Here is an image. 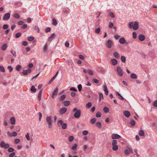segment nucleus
Masks as SVG:
<instances>
[{
    "label": "nucleus",
    "instance_id": "412c9836",
    "mask_svg": "<svg viewBox=\"0 0 157 157\" xmlns=\"http://www.w3.org/2000/svg\"><path fill=\"white\" fill-rule=\"evenodd\" d=\"M139 134L141 136H145L144 132L142 130H141L139 131Z\"/></svg>",
    "mask_w": 157,
    "mask_h": 157
},
{
    "label": "nucleus",
    "instance_id": "338daca9",
    "mask_svg": "<svg viewBox=\"0 0 157 157\" xmlns=\"http://www.w3.org/2000/svg\"><path fill=\"white\" fill-rule=\"evenodd\" d=\"M15 155V153L14 152H13L11 154H10L9 155L10 157H13Z\"/></svg>",
    "mask_w": 157,
    "mask_h": 157
},
{
    "label": "nucleus",
    "instance_id": "0e129e2a",
    "mask_svg": "<svg viewBox=\"0 0 157 157\" xmlns=\"http://www.w3.org/2000/svg\"><path fill=\"white\" fill-rule=\"evenodd\" d=\"M28 39L29 41H31L34 39V38L33 37H29L28 38Z\"/></svg>",
    "mask_w": 157,
    "mask_h": 157
},
{
    "label": "nucleus",
    "instance_id": "774afa93",
    "mask_svg": "<svg viewBox=\"0 0 157 157\" xmlns=\"http://www.w3.org/2000/svg\"><path fill=\"white\" fill-rule=\"evenodd\" d=\"M153 105L154 106L157 107V100H156L153 102Z\"/></svg>",
    "mask_w": 157,
    "mask_h": 157
},
{
    "label": "nucleus",
    "instance_id": "79ce46f5",
    "mask_svg": "<svg viewBox=\"0 0 157 157\" xmlns=\"http://www.w3.org/2000/svg\"><path fill=\"white\" fill-rule=\"evenodd\" d=\"M100 30L101 29L100 27H98L96 29L95 32L97 34L99 33H100Z\"/></svg>",
    "mask_w": 157,
    "mask_h": 157
},
{
    "label": "nucleus",
    "instance_id": "4c0bfd02",
    "mask_svg": "<svg viewBox=\"0 0 157 157\" xmlns=\"http://www.w3.org/2000/svg\"><path fill=\"white\" fill-rule=\"evenodd\" d=\"M21 33L20 32L18 33L15 35V36L17 38H19L21 36Z\"/></svg>",
    "mask_w": 157,
    "mask_h": 157
},
{
    "label": "nucleus",
    "instance_id": "2eb2a0df",
    "mask_svg": "<svg viewBox=\"0 0 157 157\" xmlns=\"http://www.w3.org/2000/svg\"><path fill=\"white\" fill-rule=\"evenodd\" d=\"M138 39L140 41H143L145 40V37L144 35L140 34L139 35Z\"/></svg>",
    "mask_w": 157,
    "mask_h": 157
},
{
    "label": "nucleus",
    "instance_id": "a878e982",
    "mask_svg": "<svg viewBox=\"0 0 157 157\" xmlns=\"http://www.w3.org/2000/svg\"><path fill=\"white\" fill-rule=\"evenodd\" d=\"M64 105L65 106H68L70 104V101H66L63 102Z\"/></svg>",
    "mask_w": 157,
    "mask_h": 157
},
{
    "label": "nucleus",
    "instance_id": "7ed1b4c3",
    "mask_svg": "<svg viewBox=\"0 0 157 157\" xmlns=\"http://www.w3.org/2000/svg\"><path fill=\"white\" fill-rule=\"evenodd\" d=\"M46 121L48 127L49 128H52V124L53 121L51 117L50 116H47L46 118Z\"/></svg>",
    "mask_w": 157,
    "mask_h": 157
},
{
    "label": "nucleus",
    "instance_id": "bf43d9fd",
    "mask_svg": "<svg viewBox=\"0 0 157 157\" xmlns=\"http://www.w3.org/2000/svg\"><path fill=\"white\" fill-rule=\"evenodd\" d=\"M88 132L86 130L82 132V134L86 136L88 134Z\"/></svg>",
    "mask_w": 157,
    "mask_h": 157
},
{
    "label": "nucleus",
    "instance_id": "e433bc0d",
    "mask_svg": "<svg viewBox=\"0 0 157 157\" xmlns=\"http://www.w3.org/2000/svg\"><path fill=\"white\" fill-rule=\"evenodd\" d=\"M121 61L123 63H125L126 61V58L124 56H121Z\"/></svg>",
    "mask_w": 157,
    "mask_h": 157
},
{
    "label": "nucleus",
    "instance_id": "37998d69",
    "mask_svg": "<svg viewBox=\"0 0 157 157\" xmlns=\"http://www.w3.org/2000/svg\"><path fill=\"white\" fill-rule=\"evenodd\" d=\"M21 67L19 65H17L16 67V69L17 71H19L21 69Z\"/></svg>",
    "mask_w": 157,
    "mask_h": 157
},
{
    "label": "nucleus",
    "instance_id": "bb28decb",
    "mask_svg": "<svg viewBox=\"0 0 157 157\" xmlns=\"http://www.w3.org/2000/svg\"><path fill=\"white\" fill-rule=\"evenodd\" d=\"M130 77L132 78L136 79L137 78V76L135 74H132L130 75Z\"/></svg>",
    "mask_w": 157,
    "mask_h": 157
},
{
    "label": "nucleus",
    "instance_id": "680f3d73",
    "mask_svg": "<svg viewBox=\"0 0 157 157\" xmlns=\"http://www.w3.org/2000/svg\"><path fill=\"white\" fill-rule=\"evenodd\" d=\"M25 137L28 140H30V138L29 135L28 133H27V134L26 135Z\"/></svg>",
    "mask_w": 157,
    "mask_h": 157
},
{
    "label": "nucleus",
    "instance_id": "393cba45",
    "mask_svg": "<svg viewBox=\"0 0 157 157\" xmlns=\"http://www.w3.org/2000/svg\"><path fill=\"white\" fill-rule=\"evenodd\" d=\"M96 126L98 127V128H100L101 127V123L99 121H98V122H97L96 123Z\"/></svg>",
    "mask_w": 157,
    "mask_h": 157
},
{
    "label": "nucleus",
    "instance_id": "e2e57ef3",
    "mask_svg": "<svg viewBox=\"0 0 157 157\" xmlns=\"http://www.w3.org/2000/svg\"><path fill=\"white\" fill-rule=\"evenodd\" d=\"M109 15L112 18H114L115 16L114 14L113 13H109Z\"/></svg>",
    "mask_w": 157,
    "mask_h": 157
},
{
    "label": "nucleus",
    "instance_id": "423d86ee",
    "mask_svg": "<svg viewBox=\"0 0 157 157\" xmlns=\"http://www.w3.org/2000/svg\"><path fill=\"white\" fill-rule=\"evenodd\" d=\"M124 152L125 154L128 155L130 153H133V151L129 147L128 149L125 150Z\"/></svg>",
    "mask_w": 157,
    "mask_h": 157
},
{
    "label": "nucleus",
    "instance_id": "4468645a",
    "mask_svg": "<svg viewBox=\"0 0 157 157\" xmlns=\"http://www.w3.org/2000/svg\"><path fill=\"white\" fill-rule=\"evenodd\" d=\"M124 115L127 117H128L130 115V113L128 111H124L123 112Z\"/></svg>",
    "mask_w": 157,
    "mask_h": 157
},
{
    "label": "nucleus",
    "instance_id": "a19ab883",
    "mask_svg": "<svg viewBox=\"0 0 157 157\" xmlns=\"http://www.w3.org/2000/svg\"><path fill=\"white\" fill-rule=\"evenodd\" d=\"M134 24V23L132 22H130L128 24L130 28L131 29V28H132L133 27V26Z\"/></svg>",
    "mask_w": 157,
    "mask_h": 157
},
{
    "label": "nucleus",
    "instance_id": "20e7f679",
    "mask_svg": "<svg viewBox=\"0 0 157 157\" xmlns=\"http://www.w3.org/2000/svg\"><path fill=\"white\" fill-rule=\"evenodd\" d=\"M117 72L118 75L121 77L122 76L124 73L121 67H117Z\"/></svg>",
    "mask_w": 157,
    "mask_h": 157
},
{
    "label": "nucleus",
    "instance_id": "4d7b16f0",
    "mask_svg": "<svg viewBox=\"0 0 157 157\" xmlns=\"http://www.w3.org/2000/svg\"><path fill=\"white\" fill-rule=\"evenodd\" d=\"M74 139V137L72 136H71L69 137V140L70 142L72 141Z\"/></svg>",
    "mask_w": 157,
    "mask_h": 157
},
{
    "label": "nucleus",
    "instance_id": "473e14b6",
    "mask_svg": "<svg viewBox=\"0 0 157 157\" xmlns=\"http://www.w3.org/2000/svg\"><path fill=\"white\" fill-rule=\"evenodd\" d=\"M92 105V103L91 102H88L86 105L87 108H90Z\"/></svg>",
    "mask_w": 157,
    "mask_h": 157
},
{
    "label": "nucleus",
    "instance_id": "f3484780",
    "mask_svg": "<svg viewBox=\"0 0 157 157\" xmlns=\"http://www.w3.org/2000/svg\"><path fill=\"white\" fill-rule=\"evenodd\" d=\"M111 61L113 65H115L117 63V61L116 59H111Z\"/></svg>",
    "mask_w": 157,
    "mask_h": 157
},
{
    "label": "nucleus",
    "instance_id": "8fccbe9b",
    "mask_svg": "<svg viewBox=\"0 0 157 157\" xmlns=\"http://www.w3.org/2000/svg\"><path fill=\"white\" fill-rule=\"evenodd\" d=\"M7 68L9 69V71L10 72H11L13 70V68L11 66H9L7 67Z\"/></svg>",
    "mask_w": 157,
    "mask_h": 157
},
{
    "label": "nucleus",
    "instance_id": "9d476101",
    "mask_svg": "<svg viewBox=\"0 0 157 157\" xmlns=\"http://www.w3.org/2000/svg\"><path fill=\"white\" fill-rule=\"evenodd\" d=\"M111 138L112 139H119L121 138V136L116 134H113L111 136Z\"/></svg>",
    "mask_w": 157,
    "mask_h": 157
},
{
    "label": "nucleus",
    "instance_id": "72a5a7b5",
    "mask_svg": "<svg viewBox=\"0 0 157 157\" xmlns=\"http://www.w3.org/2000/svg\"><path fill=\"white\" fill-rule=\"evenodd\" d=\"M99 100L100 101L101 99H104L102 93H100L99 94Z\"/></svg>",
    "mask_w": 157,
    "mask_h": 157
},
{
    "label": "nucleus",
    "instance_id": "cd10ccee",
    "mask_svg": "<svg viewBox=\"0 0 157 157\" xmlns=\"http://www.w3.org/2000/svg\"><path fill=\"white\" fill-rule=\"evenodd\" d=\"M96 121V119L95 118H92L90 120V123L93 124H94Z\"/></svg>",
    "mask_w": 157,
    "mask_h": 157
},
{
    "label": "nucleus",
    "instance_id": "49530a36",
    "mask_svg": "<svg viewBox=\"0 0 157 157\" xmlns=\"http://www.w3.org/2000/svg\"><path fill=\"white\" fill-rule=\"evenodd\" d=\"M130 124L132 125H134L135 124V121L132 120L130 122Z\"/></svg>",
    "mask_w": 157,
    "mask_h": 157
},
{
    "label": "nucleus",
    "instance_id": "1a4fd4ad",
    "mask_svg": "<svg viewBox=\"0 0 157 157\" xmlns=\"http://www.w3.org/2000/svg\"><path fill=\"white\" fill-rule=\"evenodd\" d=\"M10 13H7L5 14L3 18V19L4 20H9L10 17Z\"/></svg>",
    "mask_w": 157,
    "mask_h": 157
},
{
    "label": "nucleus",
    "instance_id": "6e6d98bb",
    "mask_svg": "<svg viewBox=\"0 0 157 157\" xmlns=\"http://www.w3.org/2000/svg\"><path fill=\"white\" fill-rule=\"evenodd\" d=\"M114 25L113 24V22H110L109 25V27L110 28H112L113 27Z\"/></svg>",
    "mask_w": 157,
    "mask_h": 157
},
{
    "label": "nucleus",
    "instance_id": "b1692460",
    "mask_svg": "<svg viewBox=\"0 0 157 157\" xmlns=\"http://www.w3.org/2000/svg\"><path fill=\"white\" fill-rule=\"evenodd\" d=\"M113 55L116 58H119L120 56L119 54L116 52H114L113 53Z\"/></svg>",
    "mask_w": 157,
    "mask_h": 157
},
{
    "label": "nucleus",
    "instance_id": "864d4df0",
    "mask_svg": "<svg viewBox=\"0 0 157 157\" xmlns=\"http://www.w3.org/2000/svg\"><path fill=\"white\" fill-rule=\"evenodd\" d=\"M14 150V149L12 147H9L8 149V151L10 152H13Z\"/></svg>",
    "mask_w": 157,
    "mask_h": 157
},
{
    "label": "nucleus",
    "instance_id": "ea45409f",
    "mask_svg": "<svg viewBox=\"0 0 157 157\" xmlns=\"http://www.w3.org/2000/svg\"><path fill=\"white\" fill-rule=\"evenodd\" d=\"M87 72L89 73V74L90 75H92L94 74V73L90 69H88L87 70Z\"/></svg>",
    "mask_w": 157,
    "mask_h": 157
},
{
    "label": "nucleus",
    "instance_id": "39448f33",
    "mask_svg": "<svg viewBox=\"0 0 157 157\" xmlns=\"http://www.w3.org/2000/svg\"><path fill=\"white\" fill-rule=\"evenodd\" d=\"M0 145L2 147H4L5 149L8 148L10 147L9 144H6L4 141H2L1 142Z\"/></svg>",
    "mask_w": 157,
    "mask_h": 157
},
{
    "label": "nucleus",
    "instance_id": "3c124183",
    "mask_svg": "<svg viewBox=\"0 0 157 157\" xmlns=\"http://www.w3.org/2000/svg\"><path fill=\"white\" fill-rule=\"evenodd\" d=\"M9 27V26L7 24H5L3 25V28L4 29H7Z\"/></svg>",
    "mask_w": 157,
    "mask_h": 157
},
{
    "label": "nucleus",
    "instance_id": "c756f323",
    "mask_svg": "<svg viewBox=\"0 0 157 157\" xmlns=\"http://www.w3.org/2000/svg\"><path fill=\"white\" fill-rule=\"evenodd\" d=\"M10 52L14 57L16 56V54L15 51H13V49H11Z\"/></svg>",
    "mask_w": 157,
    "mask_h": 157
},
{
    "label": "nucleus",
    "instance_id": "aec40b11",
    "mask_svg": "<svg viewBox=\"0 0 157 157\" xmlns=\"http://www.w3.org/2000/svg\"><path fill=\"white\" fill-rule=\"evenodd\" d=\"M7 48V44L6 43H4L2 46L1 48L3 50H5Z\"/></svg>",
    "mask_w": 157,
    "mask_h": 157
},
{
    "label": "nucleus",
    "instance_id": "13d9d810",
    "mask_svg": "<svg viewBox=\"0 0 157 157\" xmlns=\"http://www.w3.org/2000/svg\"><path fill=\"white\" fill-rule=\"evenodd\" d=\"M34 29L35 30H37V32L39 33V28L37 26H35L34 27Z\"/></svg>",
    "mask_w": 157,
    "mask_h": 157
},
{
    "label": "nucleus",
    "instance_id": "09e8293b",
    "mask_svg": "<svg viewBox=\"0 0 157 157\" xmlns=\"http://www.w3.org/2000/svg\"><path fill=\"white\" fill-rule=\"evenodd\" d=\"M78 88L79 91H81L82 89V85L80 84L78 86Z\"/></svg>",
    "mask_w": 157,
    "mask_h": 157
},
{
    "label": "nucleus",
    "instance_id": "58836bf2",
    "mask_svg": "<svg viewBox=\"0 0 157 157\" xmlns=\"http://www.w3.org/2000/svg\"><path fill=\"white\" fill-rule=\"evenodd\" d=\"M101 113L99 112H97L96 114V116L97 117H100L101 116Z\"/></svg>",
    "mask_w": 157,
    "mask_h": 157
},
{
    "label": "nucleus",
    "instance_id": "c85d7f7f",
    "mask_svg": "<svg viewBox=\"0 0 157 157\" xmlns=\"http://www.w3.org/2000/svg\"><path fill=\"white\" fill-rule=\"evenodd\" d=\"M52 24L54 25H56L57 24V22L56 20L55 19H53L52 20Z\"/></svg>",
    "mask_w": 157,
    "mask_h": 157
},
{
    "label": "nucleus",
    "instance_id": "f8f14e48",
    "mask_svg": "<svg viewBox=\"0 0 157 157\" xmlns=\"http://www.w3.org/2000/svg\"><path fill=\"white\" fill-rule=\"evenodd\" d=\"M139 28V23L138 21H135L133 27V29L134 30H137Z\"/></svg>",
    "mask_w": 157,
    "mask_h": 157
},
{
    "label": "nucleus",
    "instance_id": "f704fd0d",
    "mask_svg": "<svg viewBox=\"0 0 157 157\" xmlns=\"http://www.w3.org/2000/svg\"><path fill=\"white\" fill-rule=\"evenodd\" d=\"M13 17L15 18L19 19L20 18V16L18 13H15L14 14Z\"/></svg>",
    "mask_w": 157,
    "mask_h": 157
},
{
    "label": "nucleus",
    "instance_id": "f03ea898",
    "mask_svg": "<svg viewBox=\"0 0 157 157\" xmlns=\"http://www.w3.org/2000/svg\"><path fill=\"white\" fill-rule=\"evenodd\" d=\"M117 142L116 140H113L112 142V149L114 151H117L118 148V146L117 145Z\"/></svg>",
    "mask_w": 157,
    "mask_h": 157
},
{
    "label": "nucleus",
    "instance_id": "9b49d317",
    "mask_svg": "<svg viewBox=\"0 0 157 157\" xmlns=\"http://www.w3.org/2000/svg\"><path fill=\"white\" fill-rule=\"evenodd\" d=\"M58 92V88L57 87L56 88L55 90L54 91V92L53 93V94H52V97L53 98H54L57 95Z\"/></svg>",
    "mask_w": 157,
    "mask_h": 157
},
{
    "label": "nucleus",
    "instance_id": "c9c22d12",
    "mask_svg": "<svg viewBox=\"0 0 157 157\" xmlns=\"http://www.w3.org/2000/svg\"><path fill=\"white\" fill-rule=\"evenodd\" d=\"M77 144H75L72 147V149L73 150L75 151L77 149Z\"/></svg>",
    "mask_w": 157,
    "mask_h": 157
},
{
    "label": "nucleus",
    "instance_id": "2f4dec72",
    "mask_svg": "<svg viewBox=\"0 0 157 157\" xmlns=\"http://www.w3.org/2000/svg\"><path fill=\"white\" fill-rule=\"evenodd\" d=\"M103 110L105 113H108L109 111V109L107 107H105L103 109Z\"/></svg>",
    "mask_w": 157,
    "mask_h": 157
},
{
    "label": "nucleus",
    "instance_id": "dca6fc26",
    "mask_svg": "<svg viewBox=\"0 0 157 157\" xmlns=\"http://www.w3.org/2000/svg\"><path fill=\"white\" fill-rule=\"evenodd\" d=\"M103 88H104V91H105V95H108V90L107 89V87L106 85H104L103 86Z\"/></svg>",
    "mask_w": 157,
    "mask_h": 157
},
{
    "label": "nucleus",
    "instance_id": "a18cd8bd",
    "mask_svg": "<svg viewBox=\"0 0 157 157\" xmlns=\"http://www.w3.org/2000/svg\"><path fill=\"white\" fill-rule=\"evenodd\" d=\"M0 71H1L3 72H5V69L3 66H0Z\"/></svg>",
    "mask_w": 157,
    "mask_h": 157
},
{
    "label": "nucleus",
    "instance_id": "6e6552de",
    "mask_svg": "<svg viewBox=\"0 0 157 157\" xmlns=\"http://www.w3.org/2000/svg\"><path fill=\"white\" fill-rule=\"evenodd\" d=\"M31 72V69L29 68H28L26 70H24L21 72V73L24 75H27L28 73H30Z\"/></svg>",
    "mask_w": 157,
    "mask_h": 157
},
{
    "label": "nucleus",
    "instance_id": "0eeeda50",
    "mask_svg": "<svg viewBox=\"0 0 157 157\" xmlns=\"http://www.w3.org/2000/svg\"><path fill=\"white\" fill-rule=\"evenodd\" d=\"M113 44V42L111 40H109L107 41L106 44V46L108 48H110Z\"/></svg>",
    "mask_w": 157,
    "mask_h": 157
},
{
    "label": "nucleus",
    "instance_id": "7c9ffc66",
    "mask_svg": "<svg viewBox=\"0 0 157 157\" xmlns=\"http://www.w3.org/2000/svg\"><path fill=\"white\" fill-rule=\"evenodd\" d=\"M36 90V89L34 87V86H33L31 87V90L33 92H35Z\"/></svg>",
    "mask_w": 157,
    "mask_h": 157
},
{
    "label": "nucleus",
    "instance_id": "603ef678",
    "mask_svg": "<svg viewBox=\"0 0 157 157\" xmlns=\"http://www.w3.org/2000/svg\"><path fill=\"white\" fill-rule=\"evenodd\" d=\"M133 37L134 39H136L137 37V34L136 32L133 33Z\"/></svg>",
    "mask_w": 157,
    "mask_h": 157
},
{
    "label": "nucleus",
    "instance_id": "4be33fe9",
    "mask_svg": "<svg viewBox=\"0 0 157 157\" xmlns=\"http://www.w3.org/2000/svg\"><path fill=\"white\" fill-rule=\"evenodd\" d=\"M42 90L41 89L39 91L38 95V100L39 101H40L41 100V97L42 95Z\"/></svg>",
    "mask_w": 157,
    "mask_h": 157
},
{
    "label": "nucleus",
    "instance_id": "a211bd4d",
    "mask_svg": "<svg viewBox=\"0 0 157 157\" xmlns=\"http://www.w3.org/2000/svg\"><path fill=\"white\" fill-rule=\"evenodd\" d=\"M10 122L12 124H14L15 123V119L14 117H11L10 120Z\"/></svg>",
    "mask_w": 157,
    "mask_h": 157
},
{
    "label": "nucleus",
    "instance_id": "052dcab7",
    "mask_svg": "<svg viewBox=\"0 0 157 157\" xmlns=\"http://www.w3.org/2000/svg\"><path fill=\"white\" fill-rule=\"evenodd\" d=\"M17 135V133L16 132H13L11 136H16Z\"/></svg>",
    "mask_w": 157,
    "mask_h": 157
},
{
    "label": "nucleus",
    "instance_id": "5701e85b",
    "mask_svg": "<svg viewBox=\"0 0 157 157\" xmlns=\"http://www.w3.org/2000/svg\"><path fill=\"white\" fill-rule=\"evenodd\" d=\"M63 123H64L62 120H59L58 121L57 125L59 126H60L62 125Z\"/></svg>",
    "mask_w": 157,
    "mask_h": 157
},
{
    "label": "nucleus",
    "instance_id": "ddd939ff",
    "mask_svg": "<svg viewBox=\"0 0 157 157\" xmlns=\"http://www.w3.org/2000/svg\"><path fill=\"white\" fill-rule=\"evenodd\" d=\"M67 110V109L66 108L64 107L61 109L59 111V113L60 114H63L65 113Z\"/></svg>",
    "mask_w": 157,
    "mask_h": 157
},
{
    "label": "nucleus",
    "instance_id": "c03bdc74",
    "mask_svg": "<svg viewBox=\"0 0 157 157\" xmlns=\"http://www.w3.org/2000/svg\"><path fill=\"white\" fill-rule=\"evenodd\" d=\"M67 124L66 123H64L62 126V128L63 129H65L67 128Z\"/></svg>",
    "mask_w": 157,
    "mask_h": 157
},
{
    "label": "nucleus",
    "instance_id": "de8ad7c7",
    "mask_svg": "<svg viewBox=\"0 0 157 157\" xmlns=\"http://www.w3.org/2000/svg\"><path fill=\"white\" fill-rule=\"evenodd\" d=\"M66 97V95L65 94H63L60 98V100L61 101L63 100Z\"/></svg>",
    "mask_w": 157,
    "mask_h": 157
},
{
    "label": "nucleus",
    "instance_id": "f257e3e1",
    "mask_svg": "<svg viewBox=\"0 0 157 157\" xmlns=\"http://www.w3.org/2000/svg\"><path fill=\"white\" fill-rule=\"evenodd\" d=\"M73 112H75L74 114V117L76 118H79L81 116V111L79 109H78L76 108L73 109Z\"/></svg>",
    "mask_w": 157,
    "mask_h": 157
},
{
    "label": "nucleus",
    "instance_id": "6ab92c4d",
    "mask_svg": "<svg viewBox=\"0 0 157 157\" xmlns=\"http://www.w3.org/2000/svg\"><path fill=\"white\" fill-rule=\"evenodd\" d=\"M119 41L121 44H123L125 42L126 40L124 37H122L120 39Z\"/></svg>",
    "mask_w": 157,
    "mask_h": 157
},
{
    "label": "nucleus",
    "instance_id": "69168bd1",
    "mask_svg": "<svg viewBox=\"0 0 157 157\" xmlns=\"http://www.w3.org/2000/svg\"><path fill=\"white\" fill-rule=\"evenodd\" d=\"M71 95L72 97H74L76 95V94L73 92H72L71 93Z\"/></svg>",
    "mask_w": 157,
    "mask_h": 157
},
{
    "label": "nucleus",
    "instance_id": "5fc2aeb1",
    "mask_svg": "<svg viewBox=\"0 0 157 157\" xmlns=\"http://www.w3.org/2000/svg\"><path fill=\"white\" fill-rule=\"evenodd\" d=\"M55 36V34L54 33L52 34V35L48 38V40L50 41L51 40L52 38H53L54 37V36Z\"/></svg>",
    "mask_w": 157,
    "mask_h": 157
}]
</instances>
